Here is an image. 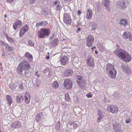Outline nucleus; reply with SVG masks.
Listing matches in <instances>:
<instances>
[{
    "label": "nucleus",
    "mask_w": 132,
    "mask_h": 132,
    "mask_svg": "<svg viewBox=\"0 0 132 132\" xmlns=\"http://www.w3.org/2000/svg\"><path fill=\"white\" fill-rule=\"evenodd\" d=\"M19 88L21 90H23L24 89V87L23 86L22 83L20 84L19 85Z\"/></svg>",
    "instance_id": "e433bc0d"
},
{
    "label": "nucleus",
    "mask_w": 132,
    "mask_h": 132,
    "mask_svg": "<svg viewBox=\"0 0 132 132\" xmlns=\"http://www.w3.org/2000/svg\"><path fill=\"white\" fill-rule=\"evenodd\" d=\"M87 65L89 67H93L95 65L93 58H88L87 61Z\"/></svg>",
    "instance_id": "a211bd4d"
},
{
    "label": "nucleus",
    "mask_w": 132,
    "mask_h": 132,
    "mask_svg": "<svg viewBox=\"0 0 132 132\" xmlns=\"http://www.w3.org/2000/svg\"><path fill=\"white\" fill-rule=\"evenodd\" d=\"M29 28L28 25L26 24L19 31V37H21L23 36L24 35L26 32H27Z\"/></svg>",
    "instance_id": "9b49d317"
},
{
    "label": "nucleus",
    "mask_w": 132,
    "mask_h": 132,
    "mask_svg": "<svg viewBox=\"0 0 132 132\" xmlns=\"http://www.w3.org/2000/svg\"><path fill=\"white\" fill-rule=\"evenodd\" d=\"M53 41L54 43L57 42L58 41L57 38H54L53 39Z\"/></svg>",
    "instance_id": "a18cd8bd"
},
{
    "label": "nucleus",
    "mask_w": 132,
    "mask_h": 132,
    "mask_svg": "<svg viewBox=\"0 0 132 132\" xmlns=\"http://www.w3.org/2000/svg\"><path fill=\"white\" fill-rule=\"evenodd\" d=\"M104 5L106 7H108L109 10V5L110 1L109 0H104Z\"/></svg>",
    "instance_id": "c85d7f7f"
},
{
    "label": "nucleus",
    "mask_w": 132,
    "mask_h": 132,
    "mask_svg": "<svg viewBox=\"0 0 132 132\" xmlns=\"http://www.w3.org/2000/svg\"><path fill=\"white\" fill-rule=\"evenodd\" d=\"M36 1V0H29V2L31 4H34Z\"/></svg>",
    "instance_id": "ea45409f"
},
{
    "label": "nucleus",
    "mask_w": 132,
    "mask_h": 132,
    "mask_svg": "<svg viewBox=\"0 0 132 132\" xmlns=\"http://www.w3.org/2000/svg\"><path fill=\"white\" fill-rule=\"evenodd\" d=\"M47 59H49V58H46Z\"/></svg>",
    "instance_id": "bf43d9fd"
},
{
    "label": "nucleus",
    "mask_w": 132,
    "mask_h": 132,
    "mask_svg": "<svg viewBox=\"0 0 132 132\" xmlns=\"http://www.w3.org/2000/svg\"><path fill=\"white\" fill-rule=\"evenodd\" d=\"M98 117L97 118V122H100L101 121V120L103 119V116H102V115L101 114V112H99V111L98 112Z\"/></svg>",
    "instance_id": "4be33fe9"
},
{
    "label": "nucleus",
    "mask_w": 132,
    "mask_h": 132,
    "mask_svg": "<svg viewBox=\"0 0 132 132\" xmlns=\"http://www.w3.org/2000/svg\"><path fill=\"white\" fill-rule=\"evenodd\" d=\"M10 88L14 90L16 88V86L14 83H13L10 84L9 86Z\"/></svg>",
    "instance_id": "c756f323"
},
{
    "label": "nucleus",
    "mask_w": 132,
    "mask_h": 132,
    "mask_svg": "<svg viewBox=\"0 0 132 132\" xmlns=\"http://www.w3.org/2000/svg\"><path fill=\"white\" fill-rule=\"evenodd\" d=\"M28 44L29 46H33L34 45V43L31 40H29L28 42Z\"/></svg>",
    "instance_id": "f704fd0d"
},
{
    "label": "nucleus",
    "mask_w": 132,
    "mask_h": 132,
    "mask_svg": "<svg viewBox=\"0 0 132 132\" xmlns=\"http://www.w3.org/2000/svg\"><path fill=\"white\" fill-rule=\"evenodd\" d=\"M94 40V38L92 35L88 36L86 38V45L88 47H92Z\"/></svg>",
    "instance_id": "6e6552de"
},
{
    "label": "nucleus",
    "mask_w": 132,
    "mask_h": 132,
    "mask_svg": "<svg viewBox=\"0 0 132 132\" xmlns=\"http://www.w3.org/2000/svg\"><path fill=\"white\" fill-rule=\"evenodd\" d=\"M118 5L119 6L121 10H125L127 7L126 5L125 4L124 1H119L117 2Z\"/></svg>",
    "instance_id": "dca6fc26"
},
{
    "label": "nucleus",
    "mask_w": 132,
    "mask_h": 132,
    "mask_svg": "<svg viewBox=\"0 0 132 132\" xmlns=\"http://www.w3.org/2000/svg\"><path fill=\"white\" fill-rule=\"evenodd\" d=\"M119 125L118 123H116L113 124V128L114 130H116L117 128H119Z\"/></svg>",
    "instance_id": "2f4dec72"
},
{
    "label": "nucleus",
    "mask_w": 132,
    "mask_h": 132,
    "mask_svg": "<svg viewBox=\"0 0 132 132\" xmlns=\"http://www.w3.org/2000/svg\"><path fill=\"white\" fill-rule=\"evenodd\" d=\"M56 10L57 11H60L61 9V5L60 2H59L58 4L56 5V8H55Z\"/></svg>",
    "instance_id": "72a5a7b5"
},
{
    "label": "nucleus",
    "mask_w": 132,
    "mask_h": 132,
    "mask_svg": "<svg viewBox=\"0 0 132 132\" xmlns=\"http://www.w3.org/2000/svg\"><path fill=\"white\" fill-rule=\"evenodd\" d=\"M96 24H93L92 25V30H95L96 28Z\"/></svg>",
    "instance_id": "58836bf2"
},
{
    "label": "nucleus",
    "mask_w": 132,
    "mask_h": 132,
    "mask_svg": "<svg viewBox=\"0 0 132 132\" xmlns=\"http://www.w3.org/2000/svg\"><path fill=\"white\" fill-rule=\"evenodd\" d=\"M65 99L66 101H68L70 100V98L68 94L66 93L65 95Z\"/></svg>",
    "instance_id": "7c9ffc66"
},
{
    "label": "nucleus",
    "mask_w": 132,
    "mask_h": 132,
    "mask_svg": "<svg viewBox=\"0 0 132 132\" xmlns=\"http://www.w3.org/2000/svg\"><path fill=\"white\" fill-rule=\"evenodd\" d=\"M106 71L109 77L113 79L116 78L117 71L114 69V65L110 63L107 64L106 66Z\"/></svg>",
    "instance_id": "f257e3e1"
},
{
    "label": "nucleus",
    "mask_w": 132,
    "mask_h": 132,
    "mask_svg": "<svg viewBox=\"0 0 132 132\" xmlns=\"http://www.w3.org/2000/svg\"><path fill=\"white\" fill-rule=\"evenodd\" d=\"M96 48V47L95 46L93 47L91 49L92 50V51H93V49H95Z\"/></svg>",
    "instance_id": "864d4df0"
},
{
    "label": "nucleus",
    "mask_w": 132,
    "mask_h": 132,
    "mask_svg": "<svg viewBox=\"0 0 132 132\" xmlns=\"http://www.w3.org/2000/svg\"><path fill=\"white\" fill-rule=\"evenodd\" d=\"M73 73V71L71 69L66 70L64 73V76L65 77H68L71 75Z\"/></svg>",
    "instance_id": "aec40b11"
},
{
    "label": "nucleus",
    "mask_w": 132,
    "mask_h": 132,
    "mask_svg": "<svg viewBox=\"0 0 132 132\" xmlns=\"http://www.w3.org/2000/svg\"><path fill=\"white\" fill-rule=\"evenodd\" d=\"M68 59V58H61V60L59 61V62L62 65H64L66 64Z\"/></svg>",
    "instance_id": "393cba45"
},
{
    "label": "nucleus",
    "mask_w": 132,
    "mask_h": 132,
    "mask_svg": "<svg viewBox=\"0 0 132 132\" xmlns=\"http://www.w3.org/2000/svg\"><path fill=\"white\" fill-rule=\"evenodd\" d=\"M51 31L49 28H41L38 31V37L39 38H44L45 36H48L50 34Z\"/></svg>",
    "instance_id": "20e7f679"
},
{
    "label": "nucleus",
    "mask_w": 132,
    "mask_h": 132,
    "mask_svg": "<svg viewBox=\"0 0 132 132\" xmlns=\"http://www.w3.org/2000/svg\"><path fill=\"white\" fill-rule=\"evenodd\" d=\"M95 54H98V52H97V51L96 50H95Z\"/></svg>",
    "instance_id": "6e6d98bb"
},
{
    "label": "nucleus",
    "mask_w": 132,
    "mask_h": 132,
    "mask_svg": "<svg viewBox=\"0 0 132 132\" xmlns=\"http://www.w3.org/2000/svg\"><path fill=\"white\" fill-rule=\"evenodd\" d=\"M77 13H78V14H79V15H80L81 14V11L79 10H78V12H77Z\"/></svg>",
    "instance_id": "603ef678"
},
{
    "label": "nucleus",
    "mask_w": 132,
    "mask_h": 132,
    "mask_svg": "<svg viewBox=\"0 0 132 132\" xmlns=\"http://www.w3.org/2000/svg\"><path fill=\"white\" fill-rule=\"evenodd\" d=\"M81 30V28H78V30L77 31V32L78 31H80Z\"/></svg>",
    "instance_id": "5fc2aeb1"
},
{
    "label": "nucleus",
    "mask_w": 132,
    "mask_h": 132,
    "mask_svg": "<svg viewBox=\"0 0 132 132\" xmlns=\"http://www.w3.org/2000/svg\"><path fill=\"white\" fill-rule=\"evenodd\" d=\"M76 80L77 84L80 87H84L86 83L83 80V77L81 76L78 75L77 77Z\"/></svg>",
    "instance_id": "1a4fd4ad"
},
{
    "label": "nucleus",
    "mask_w": 132,
    "mask_h": 132,
    "mask_svg": "<svg viewBox=\"0 0 132 132\" xmlns=\"http://www.w3.org/2000/svg\"><path fill=\"white\" fill-rule=\"evenodd\" d=\"M5 47L6 50L9 52H11L13 51L14 49V48L13 47H10V46L7 44L6 45Z\"/></svg>",
    "instance_id": "bb28decb"
},
{
    "label": "nucleus",
    "mask_w": 132,
    "mask_h": 132,
    "mask_svg": "<svg viewBox=\"0 0 132 132\" xmlns=\"http://www.w3.org/2000/svg\"><path fill=\"white\" fill-rule=\"evenodd\" d=\"M48 24V22L47 21H43L37 22L36 24V27L37 28H38L39 26L46 27Z\"/></svg>",
    "instance_id": "2eb2a0df"
},
{
    "label": "nucleus",
    "mask_w": 132,
    "mask_h": 132,
    "mask_svg": "<svg viewBox=\"0 0 132 132\" xmlns=\"http://www.w3.org/2000/svg\"><path fill=\"white\" fill-rule=\"evenodd\" d=\"M120 23L122 25H123L124 26H125L127 25L128 22L126 19H122L120 20Z\"/></svg>",
    "instance_id": "a878e982"
},
{
    "label": "nucleus",
    "mask_w": 132,
    "mask_h": 132,
    "mask_svg": "<svg viewBox=\"0 0 132 132\" xmlns=\"http://www.w3.org/2000/svg\"><path fill=\"white\" fill-rule=\"evenodd\" d=\"M78 125L76 123H73V127H74L75 129L76 128L78 127Z\"/></svg>",
    "instance_id": "79ce46f5"
},
{
    "label": "nucleus",
    "mask_w": 132,
    "mask_h": 132,
    "mask_svg": "<svg viewBox=\"0 0 132 132\" xmlns=\"http://www.w3.org/2000/svg\"><path fill=\"white\" fill-rule=\"evenodd\" d=\"M24 56L26 58H32V55L28 52L26 53L25 54Z\"/></svg>",
    "instance_id": "473e14b6"
},
{
    "label": "nucleus",
    "mask_w": 132,
    "mask_h": 132,
    "mask_svg": "<svg viewBox=\"0 0 132 132\" xmlns=\"http://www.w3.org/2000/svg\"><path fill=\"white\" fill-rule=\"evenodd\" d=\"M24 99L25 103L26 104H29L30 101L31 96L28 93L26 92L25 93L24 95Z\"/></svg>",
    "instance_id": "4468645a"
},
{
    "label": "nucleus",
    "mask_w": 132,
    "mask_h": 132,
    "mask_svg": "<svg viewBox=\"0 0 132 132\" xmlns=\"http://www.w3.org/2000/svg\"><path fill=\"white\" fill-rule=\"evenodd\" d=\"M131 121V120L130 119H129L128 120H126L125 121V122L126 123H129Z\"/></svg>",
    "instance_id": "49530a36"
},
{
    "label": "nucleus",
    "mask_w": 132,
    "mask_h": 132,
    "mask_svg": "<svg viewBox=\"0 0 132 132\" xmlns=\"http://www.w3.org/2000/svg\"><path fill=\"white\" fill-rule=\"evenodd\" d=\"M31 68V66L27 62L23 61L19 64L17 70L19 73L21 74H22L23 70H28Z\"/></svg>",
    "instance_id": "f03ea898"
},
{
    "label": "nucleus",
    "mask_w": 132,
    "mask_h": 132,
    "mask_svg": "<svg viewBox=\"0 0 132 132\" xmlns=\"http://www.w3.org/2000/svg\"><path fill=\"white\" fill-rule=\"evenodd\" d=\"M114 53L119 57L122 58H129L130 56L125 50L122 49L117 48Z\"/></svg>",
    "instance_id": "7ed1b4c3"
},
{
    "label": "nucleus",
    "mask_w": 132,
    "mask_h": 132,
    "mask_svg": "<svg viewBox=\"0 0 132 132\" xmlns=\"http://www.w3.org/2000/svg\"><path fill=\"white\" fill-rule=\"evenodd\" d=\"M25 71L24 72V75L26 76H27L28 74H29V72L27 71L28 70H25Z\"/></svg>",
    "instance_id": "09e8293b"
},
{
    "label": "nucleus",
    "mask_w": 132,
    "mask_h": 132,
    "mask_svg": "<svg viewBox=\"0 0 132 132\" xmlns=\"http://www.w3.org/2000/svg\"><path fill=\"white\" fill-rule=\"evenodd\" d=\"M59 1L58 0H56L55 1H54V4L55 5H56L57 4H58V3H59Z\"/></svg>",
    "instance_id": "c03bdc74"
},
{
    "label": "nucleus",
    "mask_w": 132,
    "mask_h": 132,
    "mask_svg": "<svg viewBox=\"0 0 132 132\" xmlns=\"http://www.w3.org/2000/svg\"><path fill=\"white\" fill-rule=\"evenodd\" d=\"M107 109L108 111L112 114H116L119 111V109L116 106L111 105L108 106Z\"/></svg>",
    "instance_id": "39448f33"
},
{
    "label": "nucleus",
    "mask_w": 132,
    "mask_h": 132,
    "mask_svg": "<svg viewBox=\"0 0 132 132\" xmlns=\"http://www.w3.org/2000/svg\"><path fill=\"white\" fill-rule=\"evenodd\" d=\"M131 58H121V60L126 62H128L131 60Z\"/></svg>",
    "instance_id": "c9c22d12"
},
{
    "label": "nucleus",
    "mask_w": 132,
    "mask_h": 132,
    "mask_svg": "<svg viewBox=\"0 0 132 132\" xmlns=\"http://www.w3.org/2000/svg\"><path fill=\"white\" fill-rule=\"evenodd\" d=\"M7 16L6 15H4V17H5V18H6L7 17Z\"/></svg>",
    "instance_id": "4d7b16f0"
},
{
    "label": "nucleus",
    "mask_w": 132,
    "mask_h": 132,
    "mask_svg": "<svg viewBox=\"0 0 132 132\" xmlns=\"http://www.w3.org/2000/svg\"><path fill=\"white\" fill-rule=\"evenodd\" d=\"M6 97L8 102L10 106L13 102L10 96L9 95H6Z\"/></svg>",
    "instance_id": "b1692460"
},
{
    "label": "nucleus",
    "mask_w": 132,
    "mask_h": 132,
    "mask_svg": "<svg viewBox=\"0 0 132 132\" xmlns=\"http://www.w3.org/2000/svg\"><path fill=\"white\" fill-rule=\"evenodd\" d=\"M4 34L6 37L9 43L13 44L15 43V41L14 39L9 36L7 34H6L5 32L4 33Z\"/></svg>",
    "instance_id": "412c9836"
},
{
    "label": "nucleus",
    "mask_w": 132,
    "mask_h": 132,
    "mask_svg": "<svg viewBox=\"0 0 132 132\" xmlns=\"http://www.w3.org/2000/svg\"><path fill=\"white\" fill-rule=\"evenodd\" d=\"M73 0H63L64 2L65 3H69L71 1H72Z\"/></svg>",
    "instance_id": "37998d69"
},
{
    "label": "nucleus",
    "mask_w": 132,
    "mask_h": 132,
    "mask_svg": "<svg viewBox=\"0 0 132 132\" xmlns=\"http://www.w3.org/2000/svg\"><path fill=\"white\" fill-rule=\"evenodd\" d=\"M50 56H46V58H50Z\"/></svg>",
    "instance_id": "13d9d810"
},
{
    "label": "nucleus",
    "mask_w": 132,
    "mask_h": 132,
    "mask_svg": "<svg viewBox=\"0 0 132 132\" xmlns=\"http://www.w3.org/2000/svg\"><path fill=\"white\" fill-rule=\"evenodd\" d=\"M122 37L124 39H128L129 41H132V34L129 31L125 32L123 34Z\"/></svg>",
    "instance_id": "ddd939ff"
},
{
    "label": "nucleus",
    "mask_w": 132,
    "mask_h": 132,
    "mask_svg": "<svg viewBox=\"0 0 132 132\" xmlns=\"http://www.w3.org/2000/svg\"><path fill=\"white\" fill-rule=\"evenodd\" d=\"M63 85L66 89L67 90L70 89L72 85L71 80L68 78L65 79L64 81Z\"/></svg>",
    "instance_id": "423d86ee"
},
{
    "label": "nucleus",
    "mask_w": 132,
    "mask_h": 132,
    "mask_svg": "<svg viewBox=\"0 0 132 132\" xmlns=\"http://www.w3.org/2000/svg\"><path fill=\"white\" fill-rule=\"evenodd\" d=\"M63 20L64 23L67 25L71 24L72 22V19L69 14L68 13H64L63 15Z\"/></svg>",
    "instance_id": "0eeeda50"
},
{
    "label": "nucleus",
    "mask_w": 132,
    "mask_h": 132,
    "mask_svg": "<svg viewBox=\"0 0 132 132\" xmlns=\"http://www.w3.org/2000/svg\"><path fill=\"white\" fill-rule=\"evenodd\" d=\"M59 84L56 81H55L52 83V87L55 89L58 87L59 86Z\"/></svg>",
    "instance_id": "cd10ccee"
},
{
    "label": "nucleus",
    "mask_w": 132,
    "mask_h": 132,
    "mask_svg": "<svg viewBox=\"0 0 132 132\" xmlns=\"http://www.w3.org/2000/svg\"><path fill=\"white\" fill-rule=\"evenodd\" d=\"M114 130L116 132H121V129L120 128V129L119 128H117L116 130Z\"/></svg>",
    "instance_id": "a19ab883"
},
{
    "label": "nucleus",
    "mask_w": 132,
    "mask_h": 132,
    "mask_svg": "<svg viewBox=\"0 0 132 132\" xmlns=\"http://www.w3.org/2000/svg\"><path fill=\"white\" fill-rule=\"evenodd\" d=\"M121 68L125 74L130 75L132 72V70L127 65L122 64L121 66Z\"/></svg>",
    "instance_id": "9d476101"
},
{
    "label": "nucleus",
    "mask_w": 132,
    "mask_h": 132,
    "mask_svg": "<svg viewBox=\"0 0 132 132\" xmlns=\"http://www.w3.org/2000/svg\"><path fill=\"white\" fill-rule=\"evenodd\" d=\"M86 18L87 19L90 20L92 17L93 13L92 11L90 9H88L87 10Z\"/></svg>",
    "instance_id": "f3484780"
},
{
    "label": "nucleus",
    "mask_w": 132,
    "mask_h": 132,
    "mask_svg": "<svg viewBox=\"0 0 132 132\" xmlns=\"http://www.w3.org/2000/svg\"><path fill=\"white\" fill-rule=\"evenodd\" d=\"M86 96L88 98H90L92 97V95L90 92H89L88 94L86 95Z\"/></svg>",
    "instance_id": "4c0bfd02"
},
{
    "label": "nucleus",
    "mask_w": 132,
    "mask_h": 132,
    "mask_svg": "<svg viewBox=\"0 0 132 132\" xmlns=\"http://www.w3.org/2000/svg\"><path fill=\"white\" fill-rule=\"evenodd\" d=\"M22 25V22L20 20H16L13 23V28L14 30H16L20 28Z\"/></svg>",
    "instance_id": "f8f14e48"
},
{
    "label": "nucleus",
    "mask_w": 132,
    "mask_h": 132,
    "mask_svg": "<svg viewBox=\"0 0 132 132\" xmlns=\"http://www.w3.org/2000/svg\"><path fill=\"white\" fill-rule=\"evenodd\" d=\"M0 42L1 46H3L5 45V43L3 41H0Z\"/></svg>",
    "instance_id": "de8ad7c7"
},
{
    "label": "nucleus",
    "mask_w": 132,
    "mask_h": 132,
    "mask_svg": "<svg viewBox=\"0 0 132 132\" xmlns=\"http://www.w3.org/2000/svg\"><path fill=\"white\" fill-rule=\"evenodd\" d=\"M19 122L18 121L14 122L11 123V127L13 129L19 127L20 126Z\"/></svg>",
    "instance_id": "6ab92c4d"
},
{
    "label": "nucleus",
    "mask_w": 132,
    "mask_h": 132,
    "mask_svg": "<svg viewBox=\"0 0 132 132\" xmlns=\"http://www.w3.org/2000/svg\"><path fill=\"white\" fill-rule=\"evenodd\" d=\"M35 74L36 76L37 77H39L40 75L39 74H38V71H36V72Z\"/></svg>",
    "instance_id": "8fccbe9b"
},
{
    "label": "nucleus",
    "mask_w": 132,
    "mask_h": 132,
    "mask_svg": "<svg viewBox=\"0 0 132 132\" xmlns=\"http://www.w3.org/2000/svg\"><path fill=\"white\" fill-rule=\"evenodd\" d=\"M14 0H7V2L9 3H11L13 2Z\"/></svg>",
    "instance_id": "3c124183"
},
{
    "label": "nucleus",
    "mask_w": 132,
    "mask_h": 132,
    "mask_svg": "<svg viewBox=\"0 0 132 132\" xmlns=\"http://www.w3.org/2000/svg\"><path fill=\"white\" fill-rule=\"evenodd\" d=\"M0 132H1V131H0Z\"/></svg>",
    "instance_id": "052dcab7"
},
{
    "label": "nucleus",
    "mask_w": 132,
    "mask_h": 132,
    "mask_svg": "<svg viewBox=\"0 0 132 132\" xmlns=\"http://www.w3.org/2000/svg\"><path fill=\"white\" fill-rule=\"evenodd\" d=\"M16 102L17 103H21L23 100V97L22 96H19L16 97Z\"/></svg>",
    "instance_id": "5701e85b"
}]
</instances>
